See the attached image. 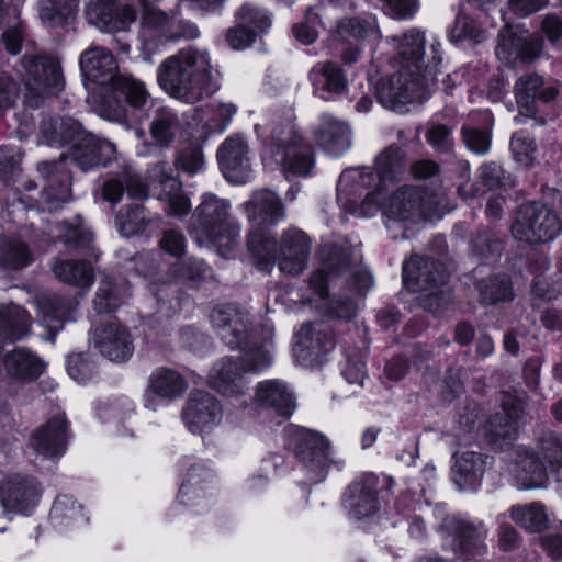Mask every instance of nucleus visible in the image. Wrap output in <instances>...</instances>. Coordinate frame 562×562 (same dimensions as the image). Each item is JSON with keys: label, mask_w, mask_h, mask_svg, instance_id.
<instances>
[{"label": "nucleus", "mask_w": 562, "mask_h": 562, "mask_svg": "<svg viewBox=\"0 0 562 562\" xmlns=\"http://www.w3.org/2000/svg\"><path fill=\"white\" fill-rule=\"evenodd\" d=\"M42 142L49 146L70 144V153L61 154L59 161H41L37 171L46 181L43 190L45 202L49 207L68 200L70 173L64 161L69 157L82 171L104 165L112 158L115 147L112 143L88 133L82 125L71 117L43 120L41 124Z\"/></svg>", "instance_id": "f257e3e1"}, {"label": "nucleus", "mask_w": 562, "mask_h": 562, "mask_svg": "<svg viewBox=\"0 0 562 562\" xmlns=\"http://www.w3.org/2000/svg\"><path fill=\"white\" fill-rule=\"evenodd\" d=\"M405 171V153L397 145L382 150L369 167L349 168L341 172L337 182V200L340 207L351 215L373 216L379 209L375 194H384Z\"/></svg>", "instance_id": "f03ea898"}, {"label": "nucleus", "mask_w": 562, "mask_h": 562, "mask_svg": "<svg viewBox=\"0 0 562 562\" xmlns=\"http://www.w3.org/2000/svg\"><path fill=\"white\" fill-rule=\"evenodd\" d=\"M157 82L168 95L187 104L210 98L221 88L210 53L192 45L159 64Z\"/></svg>", "instance_id": "7ed1b4c3"}, {"label": "nucleus", "mask_w": 562, "mask_h": 562, "mask_svg": "<svg viewBox=\"0 0 562 562\" xmlns=\"http://www.w3.org/2000/svg\"><path fill=\"white\" fill-rule=\"evenodd\" d=\"M371 274L363 269L352 270L347 257L338 263H328V271L319 269L310 278L314 297L308 303L329 318L350 319L356 315V297L372 286Z\"/></svg>", "instance_id": "20e7f679"}, {"label": "nucleus", "mask_w": 562, "mask_h": 562, "mask_svg": "<svg viewBox=\"0 0 562 562\" xmlns=\"http://www.w3.org/2000/svg\"><path fill=\"white\" fill-rule=\"evenodd\" d=\"M248 220L254 227L248 235V250L257 269L269 272L273 268L274 237L261 226L277 225L285 217L284 205L279 195L268 189L254 192L249 201L244 203Z\"/></svg>", "instance_id": "39448f33"}, {"label": "nucleus", "mask_w": 562, "mask_h": 562, "mask_svg": "<svg viewBox=\"0 0 562 562\" xmlns=\"http://www.w3.org/2000/svg\"><path fill=\"white\" fill-rule=\"evenodd\" d=\"M229 210L228 201L205 193L193 215L192 233L198 243L213 246L223 258L232 255L240 232Z\"/></svg>", "instance_id": "423d86ee"}, {"label": "nucleus", "mask_w": 562, "mask_h": 562, "mask_svg": "<svg viewBox=\"0 0 562 562\" xmlns=\"http://www.w3.org/2000/svg\"><path fill=\"white\" fill-rule=\"evenodd\" d=\"M440 43L431 44L432 61L427 65L424 75L401 68L396 74L381 78L375 87V97L384 108L392 111H403L408 103L419 100L436 80L437 67L441 61Z\"/></svg>", "instance_id": "0eeeda50"}, {"label": "nucleus", "mask_w": 562, "mask_h": 562, "mask_svg": "<svg viewBox=\"0 0 562 562\" xmlns=\"http://www.w3.org/2000/svg\"><path fill=\"white\" fill-rule=\"evenodd\" d=\"M403 283L412 292H427L420 300L423 307L432 314L439 313L450 301L445 289L449 273L443 263L414 256L403 263Z\"/></svg>", "instance_id": "6e6552de"}, {"label": "nucleus", "mask_w": 562, "mask_h": 562, "mask_svg": "<svg viewBox=\"0 0 562 562\" xmlns=\"http://www.w3.org/2000/svg\"><path fill=\"white\" fill-rule=\"evenodd\" d=\"M286 445L302 464L311 483L323 482L330 464H339L334 459L329 440L321 432L296 425L285 428Z\"/></svg>", "instance_id": "1a4fd4ad"}, {"label": "nucleus", "mask_w": 562, "mask_h": 562, "mask_svg": "<svg viewBox=\"0 0 562 562\" xmlns=\"http://www.w3.org/2000/svg\"><path fill=\"white\" fill-rule=\"evenodd\" d=\"M525 454L517 461L514 472L521 488H537L546 485L547 471L557 482L562 483V438L555 435L544 436L540 440L541 463L533 453L524 449Z\"/></svg>", "instance_id": "9d476101"}, {"label": "nucleus", "mask_w": 562, "mask_h": 562, "mask_svg": "<svg viewBox=\"0 0 562 562\" xmlns=\"http://www.w3.org/2000/svg\"><path fill=\"white\" fill-rule=\"evenodd\" d=\"M513 236L530 245L553 241L562 232V221L557 212L540 202L521 204L515 213Z\"/></svg>", "instance_id": "9b49d317"}, {"label": "nucleus", "mask_w": 562, "mask_h": 562, "mask_svg": "<svg viewBox=\"0 0 562 562\" xmlns=\"http://www.w3.org/2000/svg\"><path fill=\"white\" fill-rule=\"evenodd\" d=\"M383 194H375L379 210L389 218L397 222L414 221L417 217L432 220L441 215V198L428 193L419 187H402L386 202H381Z\"/></svg>", "instance_id": "f8f14e48"}, {"label": "nucleus", "mask_w": 562, "mask_h": 562, "mask_svg": "<svg viewBox=\"0 0 562 562\" xmlns=\"http://www.w3.org/2000/svg\"><path fill=\"white\" fill-rule=\"evenodd\" d=\"M268 150L288 177H306L314 167L312 147L291 126L272 131Z\"/></svg>", "instance_id": "ddd939ff"}, {"label": "nucleus", "mask_w": 562, "mask_h": 562, "mask_svg": "<svg viewBox=\"0 0 562 562\" xmlns=\"http://www.w3.org/2000/svg\"><path fill=\"white\" fill-rule=\"evenodd\" d=\"M392 477L363 473L347 490L344 506L355 519L371 517L381 509V502L393 493Z\"/></svg>", "instance_id": "4468645a"}, {"label": "nucleus", "mask_w": 562, "mask_h": 562, "mask_svg": "<svg viewBox=\"0 0 562 562\" xmlns=\"http://www.w3.org/2000/svg\"><path fill=\"white\" fill-rule=\"evenodd\" d=\"M211 322L222 341L232 350L245 348L250 342L255 345L256 339L261 336L260 330L254 326L250 313L237 305L215 307L211 314Z\"/></svg>", "instance_id": "2eb2a0df"}, {"label": "nucleus", "mask_w": 562, "mask_h": 562, "mask_svg": "<svg viewBox=\"0 0 562 562\" xmlns=\"http://www.w3.org/2000/svg\"><path fill=\"white\" fill-rule=\"evenodd\" d=\"M442 528L451 538V550L463 562L479 560L487 553L485 539L488 529L482 521L474 524L458 516H449L443 519Z\"/></svg>", "instance_id": "dca6fc26"}, {"label": "nucleus", "mask_w": 562, "mask_h": 562, "mask_svg": "<svg viewBox=\"0 0 562 562\" xmlns=\"http://www.w3.org/2000/svg\"><path fill=\"white\" fill-rule=\"evenodd\" d=\"M22 80L26 89L40 88L47 94L64 89V77L57 59L45 54L25 53L21 59Z\"/></svg>", "instance_id": "f3484780"}, {"label": "nucleus", "mask_w": 562, "mask_h": 562, "mask_svg": "<svg viewBox=\"0 0 562 562\" xmlns=\"http://www.w3.org/2000/svg\"><path fill=\"white\" fill-rule=\"evenodd\" d=\"M223 416L218 400L209 392L194 390L190 393L181 418L189 431L201 434L217 426Z\"/></svg>", "instance_id": "a211bd4d"}, {"label": "nucleus", "mask_w": 562, "mask_h": 562, "mask_svg": "<svg viewBox=\"0 0 562 562\" xmlns=\"http://www.w3.org/2000/svg\"><path fill=\"white\" fill-rule=\"evenodd\" d=\"M151 183L158 200L166 203L168 215L182 217L191 211L189 198L182 191L181 181L173 176L167 162L156 164L149 171Z\"/></svg>", "instance_id": "6ab92c4d"}, {"label": "nucleus", "mask_w": 562, "mask_h": 562, "mask_svg": "<svg viewBox=\"0 0 562 562\" xmlns=\"http://www.w3.org/2000/svg\"><path fill=\"white\" fill-rule=\"evenodd\" d=\"M237 25L226 32L225 40L234 49L250 46L255 38L271 26L270 15L250 3H245L236 12Z\"/></svg>", "instance_id": "aec40b11"}, {"label": "nucleus", "mask_w": 562, "mask_h": 562, "mask_svg": "<svg viewBox=\"0 0 562 562\" xmlns=\"http://www.w3.org/2000/svg\"><path fill=\"white\" fill-rule=\"evenodd\" d=\"M172 14H168L153 4H144L139 29L142 48L147 55L145 60H150V55L161 46L170 43Z\"/></svg>", "instance_id": "412c9836"}, {"label": "nucleus", "mask_w": 562, "mask_h": 562, "mask_svg": "<svg viewBox=\"0 0 562 562\" xmlns=\"http://www.w3.org/2000/svg\"><path fill=\"white\" fill-rule=\"evenodd\" d=\"M69 437V423L66 415L58 413L32 434L30 445L43 458L57 459L65 453Z\"/></svg>", "instance_id": "4be33fe9"}, {"label": "nucleus", "mask_w": 562, "mask_h": 562, "mask_svg": "<svg viewBox=\"0 0 562 562\" xmlns=\"http://www.w3.org/2000/svg\"><path fill=\"white\" fill-rule=\"evenodd\" d=\"M217 160L224 177L233 183H244L251 172L249 147L240 136L227 137L217 149Z\"/></svg>", "instance_id": "5701e85b"}, {"label": "nucleus", "mask_w": 562, "mask_h": 562, "mask_svg": "<svg viewBox=\"0 0 562 562\" xmlns=\"http://www.w3.org/2000/svg\"><path fill=\"white\" fill-rule=\"evenodd\" d=\"M310 252V237L301 229L289 228L281 236L278 257L273 254V263L277 260L283 273L297 276L305 270Z\"/></svg>", "instance_id": "b1692460"}, {"label": "nucleus", "mask_w": 562, "mask_h": 562, "mask_svg": "<svg viewBox=\"0 0 562 562\" xmlns=\"http://www.w3.org/2000/svg\"><path fill=\"white\" fill-rule=\"evenodd\" d=\"M93 344L104 357L116 362L127 360L134 351L130 333L113 319L93 329Z\"/></svg>", "instance_id": "393cba45"}, {"label": "nucleus", "mask_w": 562, "mask_h": 562, "mask_svg": "<svg viewBox=\"0 0 562 562\" xmlns=\"http://www.w3.org/2000/svg\"><path fill=\"white\" fill-rule=\"evenodd\" d=\"M187 389V381L178 371L167 367H159L148 378V385L144 395V406L156 411L158 403L154 395L161 400L173 401L181 397Z\"/></svg>", "instance_id": "a878e982"}, {"label": "nucleus", "mask_w": 562, "mask_h": 562, "mask_svg": "<svg viewBox=\"0 0 562 562\" xmlns=\"http://www.w3.org/2000/svg\"><path fill=\"white\" fill-rule=\"evenodd\" d=\"M86 15L91 24L104 32L124 31L136 20L131 5L116 7L111 0H90Z\"/></svg>", "instance_id": "bb28decb"}, {"label": "nucleus", "mask_w": 562, "mask_h": 562, "mask_svg": "<svg viewBox=\"0 0 562 562\" xmlns=\"http://www.w3.org/2000/svg\"><path fill=\"white\" fill-rule=\"evenodd\" d=\"M38 497L40 487L33 477L15 474L0 485V501L3 509L26 512L37 504Z\"/></svg>", "instance_id": "cd10ccee"}, {"label": "nucleus", "mask_w": 562, "mask_h": 562, "mask_svg": "<svg viewBox=\"0 0 562 562\" xmlns=\"http://www.w3.org/2000/svg\"><path fill=\"white\" fill-rule=\"evenodd\" d=\"M313 93L324 101H334L347 90V78L339 65L334 61H318L308 72Z\"/></svg>", "instance_id": "c85d7f7f"}, {"label": "nucleus", "mask_w": 562, "mask_h": 562, "mask_svg": "<svg viewBox=\"0 0 562 562\" xmlns=\"http://www.w3.org/2000/svg\"><path fill=\"white\" fill-rule=\"evenodd\" d=\"M254 403L260 408L270 409L285 418L293 414L296 406L293 392L286 383L277 379L265 380L257 384Z\"/></svg>", "instance_id": "c756f323"}, {"label": "nucleus", "mask_w": 562, "mask_h": 562, "mask_svg": "<svg viewBox=\"0 0 562 562\" xmlns=\"http://www.w3.org/2000/svg\"><path fill=\"white\" fill-rule=\"evenodd\" d=\"M317 144L329 155L339 156L350 147V128L328 113L321 115L319 124L314 128Z\"/></svg>", "instance_id": "7c9ffc66"}, {"label": "nucleus", "mask_w": 562, "mask_h": 562, "mask_svg": "<svg viewBox=\"0 0 562 562\" xmlns=\"http://www.w3.org/2000/svg\"><path fill=\"white\" fill-rule=\"evenodd\" d=\"M245 373L239 357H226L214 364L209 381L222 394L236 396L241 394L246 387Z\"/></svg>", "instance_id": "2f4dec72"}, {"label": "nucleus", "mask_w": 562, "mask_h": 562, "mask_svg": "<svg viewBox=\"0 0 562 562\" xmlns=\"http://www.w3.org/2000/svg\"><path fill=\"white\" fill-rule=\"evenodd\" d=\"M517 103L532 111L535 100L550 102L559 93L557 83L553 80H546L542 76L531 72L521 76L514 87Z\"/></svg>", "instance_id": "473e14b6"}, {"label": "nucleus", "mask_w": 562, "mask_h": 562, "mask_svg": "<svg viewBox=\"0 0 562 562\" xmlns=\"http://www.w3.org/2000/svg\"><path fill=\"white\" fill-rule=\"evenodd\" d=\"M116 67L114 56L104 47H92L80 56L81 71L87 78L99 85H105L109 81L112 83Z\"/></svg>", "instance_id": "72a5a7b5"}, {"label": "nucleus", "mask_w": 562, "mask_h": 562, "mask_svg": "<svg viewBox=\"0 0 562 562\" xmlns=\"http://www.w3.org/2000/svg\"><path fill=\"white\" fill-rule=\"evenodd\" d=\"M502 408L503 412L490 420V434L494 442H509L517 437L524 404L520 400L504 401Z\"/></svg>", "instance_id": "f704fd0d"}, {"label": "nucleus", "mask_w": 562, "mask_h": 562, "mask_svg": "<svg viewBox=\"0 0 562 562\" xmlns=\"http://www.w3.org/2000/svg\"><path fill=\"white\" fill-rule=\"evenodd\" d=\"M260 335L255 345L250 342L247 347L239 349L243 352L239 359L243 371L246 373H260L272 364V355L268 345L273 337V327L263 325L260 328Z\"/></svg>", "instance_id": "c9c22d12"}, {"label": "nucleus", "mask_w": 562, "mask_h": 562, "mask_svg": "<svg viewBox=\"0 0 562 562\" xmlns=\"http://www.w3.org/2000/svg\"><path fill=\"white\" fill-rule=\"evenodd\" d=\"M296 347L317 358L334 348V336L323 322L304 324L296 333Z\"/></svg>", "instance_id": "e433bc0d"}, {"label": "nucleus", "mask_w": 562, "mask_h": 562, "mask_svg": "<svg viewBox=\"0 0 562 562\" xmlns=\"http://www.w3.org/2000/svg\"><path fill=\"white\" fill-rule=\"evenodd\" d=\"M182 132V122L176 111L161 106L155 110L149 134L155 145L169 147Z\"/></svg>", "instance_id": "4c0bfd02"}, {"label": "nucleus", "mask_w": 562, "mask_h": 562, "mask_svg": "<svg viewBox=\"0 0 562 562\" xmlns=\"http://www.w3.org/2000/svg\"><path fill=\"white\" fill-rule=\"evenodd\" d=\"M52 270L55 277L67 284L88 291L94 282L93 268L87 260L57 257Z\"/></svg>", "instance_id": "58836bf2"}, {"label": "nucleus", "mask_w": 562, "mask_h": 562, "mask_svg": "<svg viewBox=\"0 0 562 562\" xmlns=\"http://www.w3.org/2000/svg\"><path fill=\"white\" fill-rule=\"evenodd\" d=\"M124 192L132 199L143 200L147 198L148 189L137 173L125 169L117 178L105 181L103 196L111 203H117Z\"/></svg>", "instance_id": "ea45409f"}, {"label": "nucleus", "mask_w": 562, "mask_h": 562, "mask_svg": "<svg viewBox=\"0 0 562 562\" xmlns=\"http://www.w3.org/2000/svg\"><path fill=\"white\" fill-rule=\"evenodd\" d=\"M543 41L533 35L525 37L503 38L496 47V55L502 59H520L525 63L533 61L541 54Z\"/></svg>", "instance_id": "a19ab883"}, {"label": "nucleus", "mask_w": 562, "mask_h": 562, "mask_svg": "<svg viewBox=\"0 0 562 562\" xmlns=\"http://www.w3.org/2000/svg\"><path fill=\"white\" fill-rule=\"evenodd\" d=\"M111 87L117 100L134 109L144 108L150 99L146 85L130 74H116Z\"/></svg>", "instance_id": "79ce46f5"}, {"label": "nucleus", "mask_w": 562, "mask_h": 562, "mask_svg": "<svg viewBox=\"0 0 562 562\" xmlns=\"http://www.w3.org/2000/svg\"><path fill=\"white\" fill-rule=\"evenodd\" d=\"M30 325L31 316L22 306H0V342L23 338Z\"/></svg>", "instance_id": "37998d69"}, {"label": "nucleus", "mask_w": 562, "mask_h": 562, "mask_svg": "<svg viewBox=\"0 0 562 562\" xmlns=\"http://www.w3.org/2000/svg\"><path fill=\"white\" fill-rule=\"evenodd\" d=\"M4 366L9 375L23 381L37 379L44 370V363L38 357L21 348L7 355Z\"/></svg>", "instance_id": "c03bdc74"}, {"label": "nucleus", "mask_w": 562, "mask_h": 562, "mask_svg": "<svg viewBox=\"0 0 562 562\" xmlns=\"http://www.w3.org/2000/svg\"><path fill=\"white\" fill-rule=\"evenodd\" d=\"M506 184L505 175L503 168L494 162L483 164L477 169V187L473 188V184L463 183L458 187V193L464 198H474L483 194L486 190H494Z\"/></svg>", "instance_id": "a18cd8bd"}, {"label": "nucleus", "mask_w": 562, "mask_h": 562, "mask_svg": "<svg viewBox=\"0 0 562 562\" xmlns=\"http://www.w3.org/2000/svg\"><path fill=\"white\" fill-rule=\"evenodd\" d=\"M131 295L130 286L122 282L117 284L112 278L101 280L93 300L98 313H110L116 310Z\"/></svg>", "instance_id": "49530a36"}, {"label": "nucleus", "mask_w": 562, "mask_h": 562, "mask_svg": "<svg viewBox=\"0 0 562 562\" xmlns=\"http://www.w3.org/2000/svg\"><path fill=\"white\" fill-rule=\"evenodd\" d=\"M425 44L424 33L412 30L405 34L397 46L403 63L401 68L413 70L417 76L424 75L420 63L425 55Z\"/></svg>", "instance_id": "de8ad7c7"}, {"label": "nucleus", "mask_w": 562, "mask_h": 562, "mask_svg": "<svg viewBox=\"0 0 562 562\" xmlns=\"http://www.w3.org/2000/svg\"><path fill=\"white\" fill-rule=\"evenodd\" d=\"M487 465V457L475 451L456 456L453 473L459 484H473L481 480Z\"/></svg>", "instance_id": "09e8293b"}, {"label": "nucleus", "mask_w": 562, "mask_h": 562, "mask_svg": "<svg viewBox=\"0 0 562 562\" xmlns=\"http://www.w3.org/2000/svg\"><path fill=\"white\" fill-rule=\"evenodd\" d=\"M509 517L528 532H540L549 521L546 507L541 503L514 505L509 509Z\"/></svg>", "instance_id": "8fccbe9b"}, {"label": "nucleus", "mask_w": 562, "mask_h": 562, "mask_svg": "<svg viewBox=\"0 0 562 562\" xmlns=\"http://www.w3.org/2000/svg\"><path fill=\"white\" fill-rule=\"evenodd\" d=\"M78 301L52 295L42 303L43 321L52 329H60L66 321H74Z\"/></svg>", "instance_id": "3c124183"}, {"label": "nucleus", "mask_w": 562, "mask_h": 562, "mask_svg": "<svg viewBox=\"0 0 562 562\" xmlns=\"http://www.w3.org/2000/svg\"><path fill=\"white\" fill-rule=\"evenodd\" d=\"M380 38V31L372 21L361 19H345L340 21L336 30L338 42H353L370 40L376 42Z\"/></svg>", "instance_id": "603ef678"}, {"label": "nucleus", "mask_w": 562, "mask_h": 562, "mask_svg": "<svg viewBox=\"0 0 562 562\" xmlns=\"http://www.w3.org/2000/svg\"><path fill=\"white\" fill-rule=\"evenodd\" d=\"M33 260L29 246L14 237H5L0 245V267L4 270H21Z\"/></svg>", "instance_id": "864d4df0"}, {"label": "nucleus", "mask_w": 562, "mask_h": 562, "mask_svg": "<svg viewBox=\"0 0 562 562\" xmlns=\"http://www.w3.org/2000/svg\"><path fill=\"white\" fill-rule=\"evenodd\" d=\"M78 7V0H38V15L44 24L60 26L74 16Z\"/></svg>", "instance_id": "5fc2aeb1"}, {"label": "nucleus", "mask_w": 562, "mask_h": 562, "mask_svg": "<svg viewBox=\"0 0 562 562\" xmlns=\"http://www.w3.org/2000/svg\"><path fill=\"white\" fill-rule=\"evenodd\" d=\"M476 286L484 304H495L513 297L509 280L505 277H491L481 280Z\"/></svg>", "instance_id": "6e6d98bb"}, {"label": "nucleus", "mask_w": 562, "mask_h": 562, "mask_svg": "<svg viewBox=\"0 0 562 562\" xmlns=\"http://www.w3.org/2000/svg\"><path fill=\"white\" fill-rule=\"evenodd\" d=\"M59 237L61 241L76 249H89V255L99 258V254L92 246L93 234L81 226H72L66 223L58 226Z\"/></svg>", "instance_id": "4d7b16f0"}, {"label": "nucleus", "mask_w": 562, "mask_h": 562, "mask_svg": "<svg viewBox=\"0 0 562 562\" xmlns=\"http://www.w3.org/2000/svg\"><path fill=\"white\" fill-rule=\"evenodd\" d=\"M514 159L522 167H531L537 159V145L526 132L515 133L509 143Z\"/></svg>", "instance_id": "13d9d810"}, {"label": "nucleus", "mask_w": 562, "mask_h": 562, "mask_svg": "<svg viewBox=\"0 0 562 562\" xmlns=\"http://www.w3.org/2000/svg\"><path fill=\"white\" fill-rule=\"evenodd\" d=\"M116 226L123 236H133L143 232L147 225L145 209L135 205L121 210L115 217Z\"/></svg>", "instance_id": "bf43d9fd"}, {"label": "nucleus", "mask_w": 562, "mask_h": 562, "mask_svg": "<svg viewBox=\"0 0 562 562\" xmlns=\"http://www.w3.org/2000/svg\"><path fill=\"white\" fill-rule=\"evenodd\" d=\"M175 165L179 170L190 176L203 171L205 160L202 148L198 145L182 148L176 157Z\"/></svg>", "instance_id": "052dcab7"}, {"label": "nucleus", "mask_w": 562, "mask_h": 562, "mask_svg": "<svg viewBox=\"0 0 562 562\" xmlns=\"http://www.w3.org/2000/svg\"><path fill=\"white\" fill-rule=\"evenodd\" d=\"M453 128L454 125L432 121L429 123L426 139L437 151L449 153L453 148Z\"/></svg>", "instance_id": "680f3d73"}, {"label": "nucleus", "mask_w": 562, "mask_h": 562, "mask_svg": "<svg viewBox=\"0 0 562 562\" xmlns=\"http://www.w3.org/2000/svg\"><path fill=\"white\" fill-rule=\"evenodd\" d=\"M82 507L77 502L68 496L63 495L57 497L50 509V519L56 525H64V520H77L82 516Z\"/></svg>", "instance_id": "e2e57ef3"}, {"label": "nucleus", "mask_w": 562, "mask_h": 562, "mask_svg": "<svg viewBox=\"0 0 562 562\" xmlns=\"http://www.w3.org/2000/svg\"><path fill=\"white\" fill-rule=\"evenodd\" d=\"M462 137L465 146L473 153L485 155L491 147V134L487 130L463 125Z\"/></svg>", "instance_id": "0e129e2a"}, {"label": "nucleus", "mask_w": 562, "mask_h": 562, "mask_svg": "<svg viewBox=\"0 0 562 562\" xmlns=\"http://www.w3.org/2000/svg\"><path fill=\"white\" fill-rule=\"evenodd\" d=\"M532 292L536 296L548 301L562 297V273L559 272L555 279L537 274L532 282Z\"/></svg>", "instance_id": "69168bd1"}, {"label": "nucleus", "mask_w": 562, "mask_h": 562, "mask_svg": "<svg viewBox=\"0 0 562 562\" xmlns=\"http://www.w3.org/2000/svg\"><path fill=\"white\" fill-rule=\"evenodd\" d=\"M20 92V83L9 72L0 70V112L12 106Z\"/></svg>", "instance_id": "338daca9"}, {"label": "nucleus", "mask_w": 562, "mask_h": 562, "mask_svg": "<svg viewBox=\"0 0 562 562\" xmlns=\"http://www.w3.org/2000/svg\"><path fill=\"white\" fill-rule=\"evenodd\" d=\"M540 544L547 555L553 560L562 559V522L540 538Z\"/></svg>", "instance_id": "774afa93"}]
</instances>
